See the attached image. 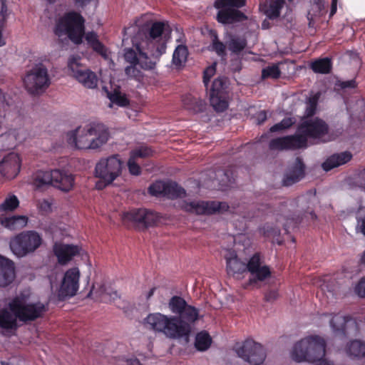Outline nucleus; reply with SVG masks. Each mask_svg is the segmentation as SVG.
<instances>
[{
    "label": "nucleus",
    "instance_id": "obj_1",
    "mask_svg": "<svg viewBox=\"0 0 365 365\" xmlns=\"http://www.w3.org/2000/svg\"><path fill=\"white\" fill-rule=\"evenodd\" d=\"M168 307L176 315L152 313L145 319V323L150 329L163 333L170 339H185L188 341L193 326L202 317L199 309L188 304L185 299L179 296L170 299Z\"/></svg>",
    "mask_w": 365,
    "mask_h": 365
},
{
    "label": "nucleus",
    "instance_id": "obj_2",
    "mask_svg": "<svg viewBox=\"0 0 365 365\" xmlns=\"http://www.w3.org/2000/svg\"><path fill=\"white\" fill-rule=\"evenodd\" d=\"M66 137L68 143L78 149L96 150L108 142L109 131L103 123L92 122L68 132Z\"/></svg>",
    "mask_w": 365,
    "mask_h": 365
},
{
    "label": "nucleus",
    "instance_id": "obj_3",
    "mask_svg": "<svg viewBox=\"0 0 365 365\" xmlns=\"http://www.w3.org/2000/svg\"><path fill=\"white\" fill-rule=\"evenodd\" d=\"M326 342L319 336H309L297 341L293 348L292 359L297 361L316 363L314 365H334L324 359Z\"/></svg>",
    "mask_w": 365,
    "mask_h": 365
},
{
    "label": "nucleus",
    "instance_id": "obj_4",
    "mask_svg": "<svg viewBox=\"0 0 365 365\" xmlns=\"http://www.w3.org/2000/svg\"><path fill=\"white\" fill-rule=\"evenodd\" d=\"M171 29L168 21H154L143 25L139 31V35H143L141 43L152 56L159 57L166 51V42L162 39L165 33H170Z\"/></svg>",
    "mask_w": 365,
    "mask_h": 365
},
{
    "label": "nucleus",
    "instance_id": "obj_5",
    "mask_svg": "<svg viewBox=\"0 0 365 365\" xmlns=\"http://www.w3.org/2000/svg\"><path fill=\"white\" fill-rule=\"evenodd\" d=\"M54 32L58 36L66 35L75 44H81L85 35V19L77 11L66 12L57 21Z\"/></svg>",
    "mask_w": 365,
    "mask_h": 365
},
{
    "label": "nucleus",
    "instance_id": "obj_6",
    "mask_svg": "<svg viewBox=\"0 0 365 365\" xmlns=\"http://www.w3.org/2000/svg\"><path fill=\"white\" fill-rule=\"evenodd\" d=\"M33 180L34 185L37 188L51 185L63 192H68L74 185L73 175L59 169L38 170Z\"/></svg>",
    "mask_w": 365,
    "mask_h": 365
},
{
    "label": "nucleus",
    "instance_id": "obj_7",
    "mask_svg": "<svg viewBox=\"0 0 365 365\" xmlns=\"http://www.w3.org/2000/svg\"><path fill=\"white\" fill-rule=\"evenodd\" d=\"M42 243V236L38 232L27 230L11 238L9 247L14 255L21 258L34 253Z\"/></svg>",
    "mask_w": 365,
    "mask_h": 365
},
{
    "label": "nucleus",
    "instance_id": "obj_8",
    "mask_svg": "<svg viewBox=\"0 0 365 365\" xmlns=\"http://www.w3.org/2000/svg\"><path fill=\"white\" fill-rule=\"evenodd\" d=\"M245 4V0H215L214 7L218 9L216 21L222 25H230L246 20L247 16L238 9Z\"/></svg>",
    "mask_w": 365,
    "mask_h": 365
},
{
    "label": "nucleus",
    "instance_id": "obj_9",
    "mask_svg": "<svg viewBox=\"0 0 365 365\" xmlns=\"http://www.w3.org/2000/svg\"><path fill=\"white\" fill-rule=\"evenodd\" d=\"M208 34L211 40L210 50L215 52L221 58L227 56V47L232 53L239 55L247 45V41L245 37L228 34L227 41L225 43L219 38L218 33L215 29H210Z\"/></svg>",
    "mask_w": 365,
    "mask_h": 365
},
{
    "label": "nucleus",
    "instance_id": "obj_10",
    "mask_svg": "<svg viewBox=\"0 0 365 365\" xmlns=\"http://www.w3.org/2000/svg\"><path fill=\"white\" fill-rule=\"evenodd\" d=\"M122 222L125 226H132L138 230H145L157 225L158 214L145 208H133L122 215Z\"/></svg>",
    "mask_w": 365,
    "mask_h": 365
},
{
    "label": "nucleus",
    "instance_id": "obj_11",
    "mask_svg": "<svg viewBox=\"0 0 365 365\" xmlns=\"http://www.w3.org/2000/svg\"><path fill=\"white\" fill-rule=\"evenodd\" d=\"M9 309L23 322H33L43 317L46 312L45 305L40 302H23L19 297L14 298L9 304Z\"/></svg>",
    "mask_w": 365,
    "mask_h": 365
},
{
    "label": "nucleus",
    "instance_id": "obj_12",
    "mask_svg": "<svg viewBox=\"0 0 365 365\" xmlns=\"http://www.w3.org/2000/svg\"><path fill=\"white\" fill-rule=\"evenodd\" d=\"M24 83L31 94L43 92L51 84L48 69L42 63L36 65L24 76Z\"/></svg>",
    "mask_w": 365,
    "mask_h": 365
},
{
    "label": "nucleus",
    "instance_id": "obj_13",
    "mask_svg": "<svg viewBox=\"0 0 365 365\" xmlns=\"http://www.w3.org/2000/svg\"><path fill=\"white\" fill-rule=\"evenodd\" d=\"M182 210L187 212L211 215L215 213H223L229 211L230 206L225 202L217 201H183L181 205Z\"/></svg>",
    "mask_w": 365,
    "mask_h": 365
},
{
    "label": "nucleus",
    "instance_id": "obj_14",
    "mask_svg": "<svg viewBox=\"0 0 365 365\" xmlns=\"http://www.w3.org/2000/svg\"><path fill=\"white\" fill-rule=\"evenodd\" d=\"M123 162L118 155H113L108 158H101L96 165L95 177L108 179L113 182L121 175Z\"/></svg>",
    "mask_w": 365,
    "mask_h": 365
},
{
    "label": "nucleus",
    "instance_id": "obj_15",
    "mask_svg": "<svg viewBox=\"0 0 365 365\" xmlns=\"http://www.w3.org/2000/svg\"><path fill=\"white\" fill-rule=\"evenodd\" d=\"M236 352L239 357L252 365H259L266 358L263 346L250 339L237 346Z\"/></svg>",
    "mask_w": 365,
    "mask_h": 365
},
{
    "label": "nucleus",
    "instance_id": "obj_16",
    "mask_svg": "<svg viewBox=\"0 0 365 365\" xmlns=\"http://www.w3.org/2000/svg\"><path fill=\"white\" fill-rule=\"evenodd\" d=\"M329 132L328 124L319 118H314L302 121L297 127V135H302L306 141L307 147V139H320L325 136Z\"/></svg>",
    "mask_w": 365,
    "mask_h": 365
},
{
    "label": "nucleus",
    "instance_id": "obj_17",
    "mask_svg": "<svg viewBox=\"0 0 365 365\" xmlns=\"http://www.w3.org/2000/svg\"><path fill=\"white\" fill-rule=\"evenodd\" d=\"M81 57L71 56L68 60V68L71 75L85 87L94 88L97 86L98 78L94 72L83 68L80 63Z\"/></svg>",
    "mask_w": 365,
    "mask_h": 365
},
{
    "label": "nucleus",
    "instance_id": "obj_18",
    "mask_svg": "<svg viewBox=\"0 0 365 365\" xmlns=\"http://www.w3.org/2000/svg\"><path fill=\"white\" fill-rule=\"evenodd\" d=\"M226 88V78L225 77H218L212 83L210 91V101L211 106L217 112H223L228 107Z\"/></svg>",
    "mask_w": 365,
    "mask_h": 365
},
{
    "label": "nucleus",
    "instance_id": "obj_19",
    "mask_svg": "<svg viewBox=\"0 0 365 365\" xmlns=\"http://www.w3.org/2000/svg\"><path fill=\"white\" fill-rule=\"evenodd\" d=\"M79 279L80 271L78 267L68 269L65 272L58 291V297L60 300H64L76 294L79 288Z\"/></svg>",
    "mask_w": 365,
    "mask_h": 365
},
{
    "label": "nucleus",
    "instance_id": "obj_20",
    "mask_svg": "<svg viewBox=\"0 0 365 365\" xmlns=\"http://www.w3.org/2000/svg\"><path fill=\"white\" fill-rule=\"evenodd\" d=\"M136 51L133 48H126L124 53L125 60L132 65H139L144 70H152L155 67V62L151 61L145 51L146 47L143 43H135Z\"/></svg>",
    "mask_w": 365,
    "mask_h": 365
},
{
    "label": "nucleus",
    "instance_id": "obj_21",
    "mask_svg": "<svg viewBox=\"0 0 365 365\" xmlns=\"http://www.w3.org/2000/svg\"><path fill=\"white\" fill-rule=\"evenodd\" d=\"M329 324L334 334L342 338L356 332L358 329L357 323L352 317L339 313L332 316Z\"/></svg>",
    "mask_w": 365,
    "mask_h": 365
},
{
    "label": "nucleus",
    "instance_id": "obj_22",
    "mask_svg": "<svg viewBox=\"0 0 365 365\" xmlns=\"http://www.w3.org/2000/svg\"><path fill=\"white\" fill-rule=\"evenodd\" d=\"M269 147L271 150H297L306 148V141L302 135L297 134L279 137L270 140Z\"/></svg>",
    "mask_w": 365,
    "mask_h": 365
},
{
    "label": "nucleus",
    "instance_id": "obj_23",
    "mask_svg": "<svg viewBox=\"0 0 365 365\" xmlns=\"http://www.w3.org/2000/svg\"><path fill=\"white\" fill-rule=\"evenodd\" d=\"M21 160L18 154L10 153L0 162V173L8 179L16 178L20 172Z\"/></svg>",
    "mask_w": 365,
    "mask_h": 365
},
{
    "label": "nucleus",
    "instance_id": "obj_24",
    "mask_svg": "<svg viewBox=\"0 0 365 365\" xmlns=\"http://www.w3.org/2000/svg\"><path fill=\"white\" fill-rule=\"evenodd\" d=\"M53 252L54 255L57 257L58 262L61 265H65L68 264L73 257L79 254L80 249L77 245L55 242L53 246Z\"/></svg>",
    "mask_w": 365,
    "mask_h": 365
},
{
    "label": "nucleus",
    "instance_id": "obj_25",
    "mask_svg": "<svg viewBox=\"0 0 365 365\" xmlns=\"http://www.w3.org/2000/svg\"><path fill=\"white\" fill-rule=\"evenodd\" d=\"M305 175V165L302 159L297 157L292 165L284 174L282 184L284 186H291L301 180Z\"/></svg>",
    "mask_w": 365,
    "mask_h": 365
},
{
    "label": "nucleus",
    "instance_id": "obj_26",
    "mask_svg": "<svg viewBox=\"0 0 365 365\" xmlns=\"http://www.w3.org/2000/svg\"><path fill=\"white\" fill-rule=\"evenodd\" d=\"M15 277L14 262L0 255V287H7L12 283Z\"/></svg>",
    "mask_w": 365,
    "mask_h": 365
},
{
    "label": "nucleus",
    "instance_id": "obj_27",
    "mask_svg": "<svg viewBox=\"0 0 365 365\" xmlns=\"http://www.w3.org/2000/svg\"><path fill=\"white\" fill-rule=\"evenodd\" d=\"M17 317L6 308L0 309V329L4 336H9V333L18 329Z\"/></svg>",
    "mask_w": 365,
    "mask_h": 365
},
{
    "label": "nucleus",
    "instance_id": "obj_28",
    "mask_svg": "<svg viewBox=\"0 0 365 365\" xmlns=\"http://www.w3.org/2000/svg\"><path fill=\"white\" fill-rule=\"evenodd\" d=\"M225 258L228 274L235 277L236 274H242L247 272L246 263L238 258L235 251L229 252Z\"/></svg>",
    "mask_w": 365,
    "mask_h": 365
},
{
    "label": "nucleus",
    "instance_id": "obj_29",
    "mask_svg": "<svg viewBox=\"0 0 365 365\" xmlns=\"http://www.w3.org/2000/svg\"><path fill=\"white\" fill-rule=\"evenodd\" d=\"M352 157L353 155L349 151L334 153L327 158L322 163V167L327 172L347 163L352 159Z\"/></svg>",
    "mask_w": 365,
    "mask_h": 365
},
{
    "label": "nucleus",
    "instance_id": "obj_30",
    "mask_svg": "<svg viewBox=\"0 0 365 365\" xmlns=\"http://www.w3.org/2000/svg\"><path fill=\"white\" fill-rule=\"evenodd\" d=\"M182 102L183 107L190 112L197 113L202 112L206 107L205 102L199 98L192 96L191 94H186L182 96Z\"/></svg>",
    "mask_w": 365,
    "mask_h": 365
},
{
    "label": "nucleus",
    "instance_id": "obj_31",
    "mask_svg": "<svg viewBox=\"0 0 365 365\" xmlns=\"http://www.w3.org/2000/svg\"><path fill=\"white\" fill-rule=\"evenodd\" d=\"M285 4V0H269L268 4L263 5V13L270 20L280 16L281 10Z\"/></svg>",
    "mask_w": 365,
    "mask_h": 365
},
{
    "label": "nucleus",
    "instance_id": "obj_32",
    "mask_svg": "<svg viewBox=\"0 0 365 365\" xmlns=\"http://www.w3.org/2000/svg\"><path fill=\"white\" fill-rule=\"evenodd\" d=\"M28 217L24 215L0 217V223L11 230L21 229L27 225Z\"/></svg>",
    "mask_w": 365,
    "mask_h": 365
},
{
    "label": "nucleus",
    "instance_id": "obj_33",
    "mask_svg": "<svg viewBox=\"0 0 365 365\" xmlns=\"http://www.w3.org/2000/svg\"><path fill=\"white\" fill-rule=\"evenodd\" d=\"M332 61L329 57L319 58L312 61L310 68L315 73L328 74L332 70Z\"/></svg>",
    "mask_w": 365,
    "mask_h": 365
},
{
    "label": "nucleus",
    "instance_id": "obj_34",
    "mask_svg": "<svg viewBox=\"0 0 365 365\" xmlns=\"http://www.w3.org/2000/svg\"><path fill=\"white\" fill-rule=\"evenodd\" d=\"M186 195L185 190L179 185L177 182L169 181L166 182L165 197L169 199L175 200L185 197Z\"/></svg>",
    "mask_w": 365,
    "mask_h": 365
},
{
    "label": "nucleus",
    "instance_id": "obj_35",
    "mask_svg": "<svg viewBox=\"0 0 365 365\" xmlns=\"http://www.w3.org/2000/svg\"><path fill=\"white\" fill-rule=\"evenodd\" d=\"M187 47L185 45H178L173 54V64L178 68L182 67L187 61Z\"/></svg>",
    "mask_w": 365,
    "mask_h": 365
},
{
    "label": "nucleus",
    "instance_id": "obj_36",
    "mask_svg": "<svg viewBox=\"0 0 365 365\" xmlns=\"http://www.w3.org/2000/svg\"><path fill=\"white\" fill-rule=\"evenodd\" d=\"M346 352L350 356H365V343L359 340H354L347 346Z\"/></svg>",
    "mask_w": 365,
    "mask_h": 365
},
{
    "label": "nucleus",
    "instance_id": "obj_37",
    "mask_svg": "<svg viewBox=\"0 0 365 365\" xmlns=\"http://www.w3.org/2000/svg\"><path fill=\"white\" fill-rule=\"evenodd\" d=\"M212 339L210 334L202 331L197 334L195 336V346L200 351L207 350L211 345Z\"/></svg>",
    "mask_w": 365,
    "mask_h": 365
},
{
    "label": "nucleus",
    "instance_id": "obj_38",
    "mask_svg": "<svg viewBox=\"0 0 365 365\" xmlns=\"http://www.w3.org/2000/svg\"><path fill=\"white\" fill-rule=\"evenodd\" d=\"M253 278L250 279V284L257 281L262 282L271 276V271L268 266L263 265L259 267L255 272L251 274Z\"/></svg>",
    "mask_w": 365,
    "mask_h": 365
},
{
    "label": "nucleus",
    "instance_id": "obj_39",
    "mask_svg": "<svg viewBox=\"0 0 365 365\" xmlns=\"http://www.w3.org/2000/svg\"><path fill=\"white\" fill-rule=\"evenodd\" d=\"M108 96L111 103L121 107H125L130 103V101L125 94H123L118 90H115L113 93H108Z\"/></svg>",
    "mask_w": 365,
    "mask_h": 365
},
{
    "label": "nucleus",
    "instance_id": "obj_40",
    "mask_svg": "<svg viewBox=\"0 0 365 365\" xmlns=\"http://www.w3.org/2000/svg\"><path fill=\"white\" fill-rule=\"evenodd\" d=\"M320 96V93L317 92L308 98L305 110V115L307 117H312L316 113Z\"/></svg>",
    "mask_w": 365,
    "mask_h": 365
},
{
    "label": "nucleus",
    "instance_id": "obj_41",
    "mask_svg": "<svg viewBox=\"0 0 365 365\" xmlns=\"http://www.w3.org/2000/svg\"><path fill=\"white\" fill-rule=\"evenodd\" d=\"M281 76V71L277 64L267 66L262 70V78L278 79Z\"/></svg>",
    "mask_w": 365,
    "mask_h": 365
},
{
    "label": "nucleus",
    "instance_id": "obj_42",
    "mask_svg": "<svg viewBox=\"0 0 365 365\" xmlns=\"http://www.w3.org/2000/svg\"><path fill=\"white\" fill-rule=\"evenodd\" d=\"M296 120L294 118L288 117L282 119L279 123L274 124L269 128L271 133L279 132L284 130L291 128L295 124Z\"/></svg>",
    "mask_w": 365,
    "mask_h": 365
},
{
    "label": "nucleus",
    "instance_id": "obj_43",
    "mask_svg": "<svg viewBox=\"0 0 365 365\" xmlns=\"http://www.w3.org/2000/svg\"><path fill=\"white\" fill-rule=\"evenodd\" d=\"M19 205V201L17 197L14 195H10L0 205V212L13 211L17 208Z\"/></svg>",
    "mask_w": 365,
    "mask_h": 365
},
{
    "label": "nucleus",
    "instance_id": "obj_44",
    "mask_svg": "<svg viewBox=\"0 0 365 365\" xmlns=\"http://www.w3.org/2000/svg\"><path fill=\"white\" fill-rule=\"evenodd\" d=\"M284 217L285 222L283 223V227L286 232H289L291 228L297 227L302 221V216L299 214L285 215Z\"/></svg>",
    "mask_w": 365,
    "mask_h": 365
},
{
    "label": "nucleus",
    "instance_id": "obj_45",
    "mask_svg": "<svg viewBox=\"0 0 365 365\" xmlns=\"http://www.w3.org/2000/svg\"><path fill=\"white\" fill-rule=\"evenodd\" d=\"M259 233L266 238H274L280 235V230L268 223L264 224L259 229Z\"/></svg>",
    "mask_w": 365,
    "mask_h": 365
},
{
    "label": "nucleus",
    "instance_id": "obj_46",
    "mask_svg": "<svg viewBox=\"0 0 365 365\" xmlns=\"http://www.w3.org/2000/svg\"><path fill=\"white\" fill-rule=\"evenodd\" d=\"M261 255L259 252L255 253L246 264L247 271L250 274L255 272L262 265Z\"/></svg>",
    "mask_w": 365,
    "mask_h": 365
},
{
    "label": "nucleus",
    "instance_id": "obj_47",
    "mask_svg": "<svg viewBox=\"0 0 365 365\" xmlns=\"http://www.w3.org/2000/svg\"><path fill=\"white\" fill-rule=\"evenodd\" d=\"M166 182L156 181L151 184L148 187V192L153 196H159L165 195Z\"/></svg>",
    "mask_w": 365,
    "mask_h": 365
},
{
    "label": "nucleus",
    "instance_id": "obj_48",
    "mask_svg": "<svg viewBox=\"0 0 365 365\" xmlns=\"http://www.w3.org/2000/svg\"><path fill=\"white\" fill-rule=\"evenodd\" d=\"M136 66L130 64V66H127L125 68V73L128 77L140 81L143 78V73L135 67Z\"/></svg>",
    "mask_w": 365,
    "mask_h": 365
},
{
    "label": "nucleus",
    "instance_id": "obj_49",
    "mask_svg": "<svg viewBox=\"0 0 365 365\" xmlns=\"http://www.w3.org/2000/svg\"><path fill=\"white\" fill-rule=\"evenodd\" d=\"M136 158L130 155L128 161L129 173L133 175H139L141 173V168L135 161Z\"/></svg>",
    "mask_w": 365,
    "mask_h": 365
},
{
    "label": "nucleus",
    "instance_id": "obj_50",
    "mask_svg": "<svg viewBox=\"0 0 365 365\" xmlns=\"http://www.w3.org/2000/svg\"><path fill=\"white\" fill-rule=\"evenodd\" d=\"M130 155L137 158H146L153 155V150L150 148L145 146L140 147L138 149L133 150Z\"/></svg>",
    "mask_w": 365,
    "mask_h": 365
},
{
    "label": "nucleus",
    "instance_id": "obj_51",
    "mask_svg": "<svg viewBox=\"0 0 365 365\" xmlns=\"http://www.w3.org/2000/svg\"><path fill=\"white\" fill-rule=\"evenodd\" d=\"M222 175L224 178L220 180L222 186H231L235 182L233 172L231 170L227 169L222 171Z\"/></svg>",
    "mask_w": 365,
    "mask_h": 365
},
{
    "label": "nucleus",
    "instance_id": "obj_52",
    "mask_svg": "<svg viewBox=\"0 0 365 365\" xmlns=\"http://www.w3.org/2000/svg\"><path fill=\"white\" fill-rule=\"evenodd\" d=\"M215 63L208 66L203 72V83L205 84V86L207 89L208 84L210 83V78L214 76L215 73Z\"/></svg>",
    "mask_w": 365,
    "mask_h": 365
},
{
    "label": "nucleus",
    "instance_id": "obj_53",
    "mask_svg": "<svg viewBox=\"0 0 365 365\" xmlns=\"http://www.w3.org/2000/svg\"><path fill=\"white\" fill-rule=\"evenodd\" d=\"M91 47L94 51L100 54L102 57H103L104 58H107L106 48L100 41L96 42V43L92 45Z\"/></svg>",
    "mask_w": 365,
    "mask_h": 365
},
{
    "label": "nucleus",
    "instance_id": "obj_54",
    "mask_svg": "<svg viewBox=\"0 0 365 365\" xmlns=\"http://www.w3.org/2000/svg\"><path fill=\"white\" fill-rule=\"evenodd\" d=\"M279 297L278 292L274 289L267 291L264 294V299L268 302H272Z\"/></svg>",
    "mask_w": 365,
    "mask_h": 365
},
{
    "label": "nucleus",
    "instance_id": "obj_55",
    "mask_svg": "<svg viewBox=\"0 0 365 365\" xmlns=\"http://www.w3.org/2000/svg\"><path fill=\"white\" fill-rule=\"evenodd\" d=\"M85 38H86V40L88 44L90 46H91L92 45L96 43V42H98L99 41L98 38V35L96 34V33H95L93 31L87 33L86 34Z\"/></svg>",
    "mask_w": 365,
    "mask_h": 365
},
{
    "label": "nucleus",
    "instance_id": "obj_56",
    "mask_svg": "<svg viewBox=\"0 0 365 365\" xmlns=\"http://www.w3.org/2000/svg\"><path fill=\"white\" fill-rule=\"evenodd\" d=\"M356 292L361 297H365V278L361 279L356 287Z\"/></svg>",
    "mask_w": 365,
    "mask_h": 365
},
{
    "label": "nucleus",
    "instance_id": "obj_57",
    "mask_svg": "<svg viewBox=\"0 0 365 365\" xmlns=\"http://www.w3.org/2000/svg\"><path fill=\"white\" fill-rule=\"evenodd\" d=\"M338 85L342 89L354 88L357 86L356 81L354 79L345 81H340Z\"/></svg>",
    "mask_w": 365,
    "mask_h": 365
},
{
    "label": "nucleus",
    "instance_id": "obj_58",
    "mask_svg": "<svg viewBox=\"0 0 365 365\" xmlns=\"http://www.w3.org/2000/svg\"><path fill=\"white\" fill-rule=\"evenodd\" d=\"M38 208L41 211L48 212L51 211V203L48 200H43L38 202Z\"/></svg>",
    "mask_w": 365,
    "mask_h": 365
},
{
    "label": "nucleus",
    "instance_id": "obj_59",
    "mask_svg": "<svg viewBox=\"0 0 365 365\" xmlns=\"http://www.w3.org/2000/svg\"><path fill=\"white\" fill-rule=\"evenodd\" d=\"M267 118V112L261 110L256 114L255 119L258 125L264 123Z\"/></svg>",
    "mask_w": 365,
    "mask_h": 365
},
{
    "label": "nucleus",
    "instance_id": "obj_60",
    "mask_svg": "<svg viewBox=\"0 0 365 365\" xmlns=\"http://www.w3.org/2000/svg\"><path fill=\"white\" fill-rule=\"evenodd\" d=\"M100 180L96 183V188L97 190H101L106 188L107 186L111 185L113 182H108V179L106 178H99Z\"/></svg>",
    "mask_w": 365,
    "mask_h": 365
},
{
    "label": "nucleus",
    "instance_id": "obj_61",
    "mask_svg": "<svg viewBox=\"0 0 365 365\" xmlns=\"http://www.w3.org/2000/svg\"><path fill=\"white\" fill-rule=\"evenodd\" d=\"M92 0H73L74 5L77 8L84 9Z\"/></svg>",
    "mask_w": 365,
    "mask_h": 365
},
{
    "label": "nucleus",
    "instance_id": "obj_62",
    "mask_svg": "<svg viewBox=\"0 0 365 365\" xmlns=\"http://www.w3.org/2000/svg\"><path fill=\"white\" fill-rule=\"evenodd\" d=\"M242 217L247 220H251L252 219L255 218V217H257L258 215L255 213V212L253 211H249V212H242L240 213Z\"/></svg>",
    "mask_w": 365,
    "mask_h": 365
},
{
    "label": "nucleus",
    "instance_id": "obj_63",
    "mask_svg": "<svg viewBox=\"0 0 365 365\" xmlns=\"http://www.w3.org/2000/svg\"><path fill=\"white\" fill-rule=\"evenodd\" d=\"M357 222L361 233L365 235V215L363 217H358Z\"/></svg>",
    "mask_w": 365,
    "mask_h": 365
},
{
    "label": "nucleus",
    "instance_id": "obj_64",
    "mask_svg": "<svg viewBox=\"0 0 365 365\" xmlns=\"http://www.w3.org/2000/svg\"><path fill=\"white\" fill-rule=\"evenodd\" d=\"M313 4L317 6L319 11H321L324 7L323 0H312Z\"/></svg>",
    "mask_w": 365,
    "mask_h": 365
}]
</instances>
